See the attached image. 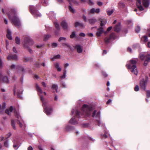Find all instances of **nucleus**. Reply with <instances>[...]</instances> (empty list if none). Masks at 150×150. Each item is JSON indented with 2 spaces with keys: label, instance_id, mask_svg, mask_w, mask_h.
Returning a JSON list of instances; mask_svg holds the SVG:
<instances>
[{
  "label": "nucleus",
  "instance_id": "obj_1",
  "mask_svg": "<svg viewBox=\"0 0 150 150\" xmlns=\"http://www.w3.org/2000/svg\"><path fill=\"white\" fill-rule=\"evenodd\" d=\"M35 87L37 91L39 93L40 100L42 103V106L44 109V112L47 115H49L52 113V108L50 105L48 104V102L44 100V98L40 94L43 93L42 90L37 83L35 84Z\"/></svg>",
  "mask_w": 150,
  "mask_h": 150
},
{
  "label": "nucleus",
  "instance_id": "obj_2",
  "mask_svg": "<svg viewBox=\"0 0 150 150\" xmlns=\"http://www.w3.org/2000/svg\"><path fill=\"white\" fill-rule=\"evenodd\" d=\"M11 12L10 13L7 14L10 19H11L15 25L19 27L20 25V22L18 17L16 16V11L15 8H12L10 9Z\"/></svg>",
  "mask_w": 150,
  "mask_h": 150
},
{
  "label": "nucleus",
  "instance_id": "obj_3",
  "mask_svg": "<svg viewBox=\"0 0 150 150\" xmlns=\"http://www.w3.org/2000/svg\"><path fill=\"white\" fill-rule=\"evenodd\" d=\"M137 61V59H132L130 61L129 64H127L126 66L129 69H131V71L136 75L138 74V71L136 64Z\"/></svg>",
  "mask_w": 150,
  "mask_h": 150
},
{
  "label": "nucleus",
  "instance_id": "obj_4",
  "mask_svg": "<svg viewBox=\"0 0 150 150\" xmlns=\"http://www.w3.org/2000/svg\"><path fill=\"white\" fill-rule=\"evenodd\" d=\"M92 110L93 109L91 106L84 104L82 108V111L83 112L81 115H84L85 117H89L91 115Z\"/></svg>",
  "mask_w": 150,
  "mask_h": 150
},
{
  "label": "nucleus",
  "instance_id": "obj_5",
  "mask_svg": "<svg viewBox=\"0 0 150 150\" xmlns=\"http://www.w3.org/2000/svg\"><path fill=\"white\" fill-rule=\"evenodd\" d=\"M149 4L148 0H137V6L140 11L144 10L142 5L145 7H147L149 6Z\"/></svg>",
  "mask_w": 150,
  "mask_h": 150
},
{
  "label": "nucleus",
  "instance_id": "obj_6",
  "mask_svg": "<svg viewBox=\"0 0 150 150\" xmlns=\"http://www.w3.org/2000/svg\"><path fill=\"white\" fill-rule=\"evenodd\" d=\"M140 59L144 60L145 59L144 65V66H146L149 62H150V54H148L146 52L141 53L139 56Z\"/></svg>",
  "mask_w": 150,
  "mask_h": 150
},
{
  "label": "nucleus",
  "instance_id": "obj_7",
  "mask_svg": "<svg viewBox=\"0 0 150 150\" xmlns=\"http://www.w3.org/2000/svg\"><path fill=\"white\" fill-rule=\"evenodd\" d=\"M34 44L33 41L29 37H26L24 39V42L23 44L25 47L28 48L29 52L31 53L33 50L29 47V46H31Z\"/></svg>",
  "mask_w": 150,
  "mask_h": 150
},
{
  "label": "nucleus",
  "instance_id": "obj_8",
  "mask_svg": "<svg viewBox=\"0 0 150 150\" xmlns=\"http://www.w3.org/2000/svg\"><path fill=\"white\" fill-rule=\"evenodd\" d=\"M13 112L15 117L18 119L17 120V123L19 125L20 127L22 128L23 129H25L26 125L25 124L23 125L22 122L21 121V117L20 115L19 112L17 111L15 109L13 110Z\"/></svg>",
  "mask_w": 150,
  "mask_h": 150
},
{
  "label": "nucleus",
  "instance_id": "obj_9",
  "mask_svg": "<svg viewBox=\"0 0 150 150\" xmlns=\"http://www.w3.org/2000/svg\"><path fill=\"white\" fill-rule=\"evenodd\" d=\"M80 112L78 110H76L75 111V116L73 117L69 121V123L72 125H76L78 124L77 119L80 117Z\"/></svg>",
  "mask_w": 150,
  "mask_h": 150
},
{
  "label": "nucleus",
  "instance_id": "obj_10",
  "mask_svg": "<svg viewBox=\"0 0 150 150\" xmlns=\"http://www.w3.org/2000/svg\"><path fill=\"white\" fill-rule=\"evenodd\" d=\"M96 110H94L92 113V116L93 117H95L96 121L98 125L99 126H103V124L101 123V122L100 121L99 119L100 117V112H96Z\"/></svg>",
  "mask_w": 150,
  "mask_h": 150
},
{
  "label": "nucleus",
  "instance_id": "obj_11",
  "mask_svg": "<svg viewBox=\"0 0 150 150\" xmlns=\"http://www.w3.org/2000/svg\"><path fill=\"white\" fill-rule=\"evenodd\" d=\"M30 12L35 18L40 17L41 14L40 13L36 8L33 6H31L30 7Z\"/></svg>",
  "mask_w": 150,
  "mask_h": 150
},
{
  "label": "nucleus",
  "instance_id": "obj_12",
  "mask_svg": "<svg viewBox=\"0 0 150 150\" xmlns=\"http://www.w3.org/2000/svg\"><path fill=\"white\" fill-rule=\"evenodd\" d=\"M146 80L144 79H141L140 81V86L141 88L144 91L146 90V86L147 85V80L148 77L147 76L145 77Z\"/></svg>",
  "mask_w": 150,
  "mask_h": 150
},
{
  "label": "nucleus",
  "instance_id": "obj_13",
  "mask_svg": "<svg viewBox=\"0 0 150 150\" xmlns=\"http://www.w3.org/2000/svg\"><path fill=\"white\" fill-rule=\"evenodd\" d=\"M0 81L1 83H8L9 80L8 77L6 76H4L1 72H0Z\"/></svg>",
  "mask_w": 150,
  "mask_h": 150
},
{
  "label": "nucleus",
  "instance_id": "obj_14",
  "mask_svg": "<svg viewBox=\"0 0 150 150\" xmlns=\"http://www.w3.org/2000/svg\"><path fill=\"white\" fill-rule=\"evenodd\" d=\"M116 38V36L115 34L114 33H112L110 35V37L109 38L106 37L105 39V41L106 43H109L110 41V40L112 39H115Z\"/></svg>",
  "mask_w": 150,
  "mask_h": 150
},
{
  "label": "nucleus",
  "instance_id": "obj_15",
  "mask_svg": "<svg viewBox=\"0 0 150 150\" xmlns=\"http://www.w3.org/2000/svg\"><path fill=\"white\" fill-rule=\"evenodd\" d=\"M66 40V38L63 37H60L58 40L59 42H64ZM62 45L64 47H70V46L69 44L67 43H62Z\"/></svg>",
  "mask_w": 150,
  "mask_h": 150
},
{
  "label": "nucleus",
  "instance_id": "obj_16",
  "mask_svg": "<svg viewBox=\"0 0 150 150\" xmlns=\"http://www.w3.org/2000/svg\"><path fill=\"white\" fill-rule=\"evenodd\" d=\"M104 32L103 27H100L97 30L96 35L98 37L100 36Z\"/></svg>",
  "mask_w": 150,
  "mask_h": 150
},
{
  "label": "nucleus",
  "instance_id": "obj_17",
  "mask_svg": "<svg viewBox=\"0 0 150 150\" xmlns=\"http://www.w3.org/2000/svg\"><path fill=\"white\" fill-rule=\"evenodd\" d=\"M16 70L17 72L21 74H23L24 71V68L21 66H18L16 67Z\"/></svg>",
  "mask_w": 150,
  "mask_h": 150
},
{
  "label": "nucleus",
  "instance_id": "obj_18",
  "mask_svg": "<svg viewBox=\"0 0 150 150\" xmlns=\"http://www.w3.org/2000/svg\"><path fill=\"white\" fill-rule=\"evenodd\" d=\"M82 46L80 45H78L75 46V48L76 49L77 52L78 53H81L83 51Z\"/></svg>",
  "mask_w": 150,
  "mask_h": 150
},
{
  "label": "nucleus",
  "instance_id": "obj_19",
  "mask_svg": "<svg viewBox=\"0 0 150 150\" xmlns=\"http://www.w3.org/2000/svg\"><path fill=\"white\" fill-rule=\"evenodd\" d=\"M17 57L16 54H14L13 55L10 54L7 57V59L8 60H10L11 59L13 60H16L17 59Z\"/></svg>",
  "mask_w": 150,
  "mask_h": 150
},
{
  "label": "nucleus",
  "instance_id": "obj_20",
  "mask_svg": "<svg viewBox=\"0 0 150 150\" xmlns=\"http://www.w3.org/2000/svg\"><path fill=\"white\" fill-rule=\"evenodd\" d=\"M88 21L90 24H94L97 21V20L95 17H92L89 19Z\"/></svg>",
  "mask_w": 150,
  "mask_h": 150
},
{
  "label": "nucleus",
  "instance_id": "obj_21",
  "mask_svg": "<svg viewBox=\"0 0 150 150\" xmlns=\"http://www.w3.org/2000/svg\"><path fill=\"white\" fill-rule=\"evenodd\" d=\"M100 11V9L99 8H98L96 9L95 8H92L90 10V13L91 14L98 13H99Z\"/></svg>",
  "mask_w": 150,
  "mask_h": 150
},
{
  "label": "nucleus",
  "instance_id": "obj_22",
  "mask_svg": "<svg viewBox=\"0 0 150 150\" xmlns=\"http://www.w3.org/2000/svg\"><path fill=\"white\" fill-rule=\"evenodd\" d=\"M61 25L64 30H66L67 29L68 24L65 21H62L61 23Z\"/></svg>",
  "mask_w": 150,
  "mask_h": 150
},
{
  "label": "nucleus",
  "instance_id": "obj_23",
  "mask_svg": "<svg viewBox=\"0 0 150 150\" xmlns=\"http://www.w3.org/2000/svg\"><path fill=\"white\" fill-rule=\"evenodd\" d=\"M99 21L100 22V27H103V26L105 25L107 23L106 20L105 19H102L101 18L99 19Z\"/></svg>",
  "mask_w": 150,
  "mask_h": 150
},
{
  "label": "nucleus",
  "instance_id": "obj_24",
  "mask_svg": "<svg viewBox=\"0 0 150 150\" xmlns=\"http://www.w3.org/2000/svg\"><path fill=\"white\" fill-rule=\"evenodd\" d=\"M6 36L10 40H11L12 39L11 36V31L8 29L7 31Z\"/></svg>",
  "mask_w": 150,
  "mask_h": 150
},
{
  "label": "nucleus",
  "instance_id": "obj_25",
  "mask_svg": "<svg viewBox=\"0 0 150 150\" xmlns=\"http://www.w3.org/2000/svg\"><path fill=\"white\" fill-rule=\"evenodd\" d=\"M120 23L117 24L114 27L115 31L117 32L119 31L120 30Z\"/></svg>",
  "mask_w": 150,
  "mask_h": 150
},
{
  "label": "nucleus",
  "instance_id": "obj_26",
  "mask_svg": "<svg viewBox=\"0 0 150 150\" xmlns=\"http://www.w3.org/2000/svg\"><path fill=\"white\" fill-rule=\"evenodd\" d=\"M13 110V108L12 106H11L9 109H6L5 110V113L8 115H9L11 112Z\"/></svg>",
  "mask_w": 150,
  "mask_h": 150
},
{
  "label": "nucleus",
  "instance_id": "obj_27",
  "mask_svg": "<svg viewBox=\"0 0 150 150\" xmlns=\"http://www.w3.org/2000/svg\"><path fill=\"white\" fill-rule=\"evenodd\" d=\"M54 65L58 71H61V67H59V63H54Z\"/></svg>",
  "mask_w": 150,
  "mask_h": 150
},
{
  "label": "nucleus",
  "instance_id": "obj_28",
  "mask_svg": "<svg viewBox=\"0 0 150 150\" xmlns=\"http://www.w3.org/2000/svg\"><path fill=\"white\" fill-rule=\"evenodd\" d=\"M75 26L76 27L79 26L80 27H83V24L82 23H80L79 22H76L75 24Z\"/></svg>",
  "mask_w": 150,
  "mask_h": 150
},
{
  "label": "nucleus",
  "instance_id": "obj_29",
  "mask_svg": "<svg viewBox=\"0 0 150 150\" xmlns=\"http://www.w3.org/2000/svg\"><path fill=\"white\" fill-rule=\"evenodd\" d=\"M142 41L144 43L148 41V38L146 36H143L141 38Z\"/></svg>",
  "mask_w": 150,
  "mask_h": 150
},
{
  "label": "nucleus",
  "instance_id": "obj_30",
  "mask_svg": "<svg viewBox=\"0 0 150 150\" xmlns=\"http://www.w3.org/2000/svg\"><path fill=\"white\" fill-rule=\"evenodd\" d=\"M74 129L73 127L69 126H67L66 127L65 130L67 131L73 130Z\"/></svg>",
  "mask_w": 150,
  "mask_h": 150
},
{
  "label": "nucleus",
  "instance_id": "obj_31",
  "mask_svg": "<svg viewBox=\"0 0 150 150\" xmlns=\"http://www.w3.org/2000/svg\"><path fill=\"white\" fill-rule=\"evenodd\" d=\"M11 125L12 126L13 128L14 129H16V126H15V122L14 120H11Z\"/></svg>",
  "mask_w": 150,
  "mask_h": 150
},
{
  "label": "nucleus",
  "instance_id": "obj_32",
  "mask_svg": "<svg viewBox=\"0 0 150 150\" xmlns=\"http://www.w3.org/2000/svg\"><path fill=\"white\" fill-rule=\"evenodd\" d=\"M51 37V35H45L44 37V41H46Z\"/></svg>",
  "mask_w": 150,
  "mask_h": 150
},
{
  "label": "nucleus",
  "instance_id": "obj_33",
  "mask_svg": "<svg viewBox=\"0 0 150 150\" xmlns=\"http://www.w3.org/2000/svg\"><path fill=\"white\" fill-rule=\"evenodd\" d=\"M69 11L72 13H74L76 12L75 9L72 7L71 6H69Z\"/></svg>",
  "mask_w": 150,
  "mask_h": 150
},
{
  "label": "nucleus",
  "instance_id": "obj_34",
  "mask_svg": "<svg viewBox=\"0 0 150 150\" xmlns=\"http://www.w3.org/2000/svg\"><path fill=\"white\" fill-rule=\"evenodd\" d=\"M52 88L53 90H55L56 92H57L58 86L57 85L54 84L52 85Z\"/></svg>",
  "mask_w": 150,
  "mask_h": 150
},
{
  "label": "nucleus",
  "instance_id": "obj_35",
  "mask_svg": "<svg viewBox=\"0 0 150 150\" xmlns=\"http://www.w3.org/2000/svg\"><path fill=\"white\" fill-rule=\"evenodd\" d=\"M126 23L128 25H129V27L132 26V23L131 20H127L126 21Z\"/></svg>",
  "mask_w": 150,
  "mask_h": 150
},
{
  "label": "nucleus",
  "instance_id": "obj_36",
  "mask_svg": "<svg viewBox=\"0 0 150 150\" xmlns=\"http://www.w3.org/2000/svg\"><path fill=\"white\" fill-rule=\"evenodd\" d=\"M4 146L6 148H8L9 147V144L8 140H5L4 142Z\"/></svg>",
  "mask_w": 150,
  "mask_h": 150
},
{
  "label": "nucleus",
  "instance_id": "obj_37",
  "mask_svg": "<svg viewBox=\"0 0 150 150\" xmlns=\"http://www.w3.org/2000/svg\"><path fill=\"white\" fill-rule=\"evenodd\" d=\"M66 69H64L63 71V75L62 76H60V78L61 79H64L65 78L66 76Z\"/></svg>",
  "mask_w": 150,
  "mask_h": 150
},
{
  "label": "nucleus",
  "instance_id": "obj_38",
  "mask_svg": "<svg viewBox=\"0 0 150 150\" xmlns=\"http://www.w3.org/2000/svg\"><path fill=\"white\" fill-rule=\"evenodd\" d=\"M54 23L56 29L57 30H59L60 29V26L59 24L57 22H55Z\"/></svg>",
  "mask_w": 150,
  "mask_h": 150
},
{
  "label": "nucleus",
  "instance_id": "obj_39",
  "mask_svg": "<svg viewBox=\"0 0 150 150\" xmlns=\"http://www.w3.org/2000/svg\"><path fill=\"white\" fill-rule=\"evenodd\" d=\"M16 43L17 44H19L20 42V38L18 37H16L15 39Z\"/></svg>",
  "mask_w": 150,
  "mask_h": 150
},
{
  "label": "nucleus",
  "instance_id": "obj_40",
  "mask_svg": "<svg viewBox=\"0 0 150 150\" xmlns=\"http://www.w3.org/2000/svg\"><path fill=\"white\" fill-rule=\"evenodd\" d=\"M107 12L108 15L109 16H110L114 12V10L113 9H111L108 11Z\"/></svg>",
  "mask_w": 150,
  "mask_h": 150
},
{
  "label": "nucleus",
  "instance_id": "obj_41",
  "mask_svg": "<svg viewBox=\"0 0 150 150\" xmlns=\"http://www.w3.org/2000/svg\"><path fill=\"white\" fill-rule=\"evenodd\" d=\"M118 6L119 8H121L124 7L125 4L123 3L120 2L119 3Z\"/></svg>",
  "mask_w": 150,
  "mask_h": 150
},
{
  "label": "nucleus",
  "instance_id": "obj_42",
  "mask_svg": "<svg viewBox=\"0 0 150 150\" xmlns=\"http://www.w3.org/2000/svg\"><path fill=\"white\" fill-rule=\"evenodd\" d=\"M60 55L59 54L55 56H54L53 58L51 59V60L54 61V60L55 59H58L60 58Z\"/></svg>",
  "mask_w": 150,
  "mask_h": 150
},
{
  "label": "nucleus",
  "instance_id": "obj_43",
  "mask_svg": "<svg viewBox=\"0 0 150 150\" xmlns=\"http://www.w3.org/2000/svg\"><path fill=\"white\" fill-rule=\"evenodd\" d=\"M54 16V14L52 12H51L49 13V16L50 18H52V17L53 18Z\"/></svg>",
  "mask_w": 150,
  "mask_h": 150
},
{
  "label": "nucleus",
  "instance_id": "obj_44",
  "mask_svg": "<svg viewBox=\"0 0 150 150\" xmlns=\"http://www.w3.org/2000/svg\"><path fill=\"white\" fill-rule=\"evenodd\" d=\"M140 30V28L139 26H137L135 28L136 32L137 33H138Z\"/></svg>",
  "mask_w": 150,
  "mask_h": 150
},
{
  "label": "nucleus",
  "instance_id": "obj_45",
  "mask_svg": "<svg viewBox=\"0 0 150 150\" xmlns=\"http://www.w3.org/2000/svg\"><path fill=\"white\" fill-rule=\"evenodd\" d=\"M146 97L147 98L150 97V90L146 91Z\"/></svg>",
  "mask_w": 150,
  "mask_h": 150
},
{
  "label": "nucleus",
  "instance_id": "obj_46",
  "mask_svg": "<svg viewBox=\"0 0 150 150\" xmlns=\"http://www.w3.org/2000/svg\"><path fill=\"white\" fill-rule=\"evenodd\" d=\"M19 144H14L13 145V147L14 148V149L16 150L19 147Z\"/></svg>",
  "mask_w": 150,
  "mask_h": 150
},
{
  "label": "nucleus",
  "instance_id": "obj_47",
  "mask_svg": "<svg viewBox=\"0 0 150 150\" xmlns=\"http://www.w3.org/2000/svg\"><path fill=\"white\" fill-rule=\"evenodd\" d=\"M134 90L136 91H137L139 90V87L138 85H136L134 87Z\"/></svg>",
  "mask_w": 150,
  "mask_h": 150
},
{
  "label": "nucleus",
  "instance_id": "obj_48",
  "mask_svg": "<svg viewBox=\"0 0 150 150\" xmlns=\"http://www.w3.org/2000/svg\"><path fill=\"white\" fill-rule=\"evenodd\" d=\"M75 36V33L74 32H73L71 34L70 36L71 38H73Z\"/></svg>",
  "mask_w": 150,
  "mask_h": 150
},
{
  "label": "nucleus",
  "instance_id": "obj_49",
  "mask_svg": "<svg viewBox=\"0 0 150 150\" xmlns=\"http://www.w3.org/2000/svg\"><path fill=\"white\" fill-rule=\"evenodd\" d=\"M16 67V65L14 64H13L10 67V68L11 69H15Z\"/></svg>",
  "mask_w": 150,
  "mask_h": 150
},
{
  "label": "nucleus",
  "instance_id": "obj_50",
  "mask_svg": "<svg viewBox=\"0 0 150 150\" xmlns=\"http://www.w3.org/2000/svg\"><path fill=\"white\" fill-rule=\"evenodd\" d=\"M30 58L29 57H24V59L25 62H28L30 60Z\"/></svg>",
  "mask_w": 150,
  "mask_h": 150
},
{
  "label": "nucleus",
  "instance_id": "obj_51",
  "mask_svg": "<svg viewBox=\"0 0 150 150\" xmlns=\"http://www.w3.org/2000/svg\"><path fill=\"white\" fill-rule=\"evenodd\" d=\"M4 109L2 108V106L0 105V113H2L4 110Z\"/></svg>",
  "mask_w": 150,
  "mask_h": 150
},
{
  "label": "nucleus",
  "instance_id": "obj_52",
  "mask_svg": "<svg viewBox=\"0 0 150 150\" xmlns=\"http://www.w3.org/2000/svg\"><path fill=\"white\" fill-rule=\"evenodd\" d=\"M139 47V44H135L133 46V48H135L138 47Z\"/></svg>",
  "mask_w": 150,
  "mask_h": 150
},
{
  "label": "nucleus",
  "instance_id": "obj_53",
  "mask_svg": "<svg viewBox=\"0 0 150 150\" xmlns=\"http://www.w3.org/2000/svg\"><path fill=\"white\" fill-rule=\"evenodd\" d=\"M89 1L88 4L90 5H93L94 3L93 2H92L91 0H88Z\"/></svg>",
  "mask_w": 150,
  "mask_h": 150
},
{
  "label": "nucleus",
  "instance_id": "obj_54",
  "mask_svg": "<svg viewBox=\"0 0 150 150\" xmlns=\"http://www.w3.org/2000/svg\"><path fill=\"white\" fill-rule=\"evenodd\" d=\"M52 45L53 47H55L57 46V43H52Z\"/></svg>",
  "mask_w": 150,
  "mask_h": 150
},
{
  "label": "nucleus",
  "instance_id": "obj_55",
  "mask_svg": "<svg viewBox=\"0 0 150 150\" xmlns=\"http://www.w3.org/2000/svg\"><path fill=\"white\" fill-rule=\"evenodd\" d=\"M83 18L85 22H87V19L85 15H83Z\"/></svg>",
  "mask_w": 150,
  "mask_h": 150
},
{
  "label": "nucleus",
  "instance_id": "obj_56",
  "mask_svg": "<svg viewBox=\"0 0 150 150\" xmlns=\"http://www.w3.org/2000/svg\"><path fill=\"white\" fill-rule=\"evenodd\" d=\"M6 103H3L2 106V108H3V109H5V108H6Z\"/></svg>",
  "mask_w": 150,
  "mask_h": 150
},
{
  "label": "nucleus",
  "instance_id": "obj_57",
  "mask_svg": "<svg viewBox=\"0 0 150 150\" xmlns=\"http://www.w3.org/2000/svg\"><path fill=\"white\" fill-rule=\"evenodd\" d=\"M102 74L105 77H107L108 76V75L106 74L103 71L102 72Z\"/></svg>",
  "mask_w": 150,
  "mask_h": 150
},
{
  "label": "nucleus",
  "instance_id": "obj_58",
  "mask_svg": "<svg viewBox=\"0 0 150 150\" xmlns=\"http://www.w3.org/2000/svg\"><path fill=\"white\" fill-rule=\"evenodd\" d=\"M98 5L99 6H102L103 4V3L102 2L100 1H98L97 3Z\"/></svg>",
  "mask_w": 150,
  "mask_h": 150
},
{
  "label": "nucleus",
  "instance_id": "obj_59",
  "mask_svg": "<svg viewBox=\"0 0 150 150\" xmlns=\"http://www.w3.org/2000/svg\"><path fill=\"white\" fill-rule=\"evenodd\" d=\"M79 35L82 37H84L85 36V35L84 33H80Z\"/></svg>",
  "mask_w": 150,
  "mask_h": 150
},
{
  "label": "nucleus",
  "instance_id": "obj_60",
  "mask_svg": "<svg viewBox=\"0 0 150 150\" xmlns=\"http://www.w3.org/2000/svg\"><path fill=\"white\" fill-rule=\"evenodd\" d=\"M28 150H33V148L31 146H30L28 148Z\"/></svg>",
  "mask_w": 150,
  "mask_h": 150
},
{
  "label": "nucleus",
  "instance_id": "obj_61",
  "mask_svg": "<svg viewBox=\"0 0 150 150\" xmlns=\"http://www.w3.org/2000/svg\"><path fill=\"white\" fill-rule=\"evenodd\" d=\"M42 86L44 87H46V84L44 82H42Z\"/></svg>",
  "mask_w": 150,
  "mask_h": 150
},
{
  "label": "nucleus",
  "instance_id": "obj_62",
  "mask_svg": "<svg viewBox=\"0 0 150 150\" xmlns=\"http://www.w3.org/2000/svg\"><path fill=\"white\" fill-rule=\"evenodd\" d=\"M112 28V26H110V27H108L107 28V31L108 32L109 31H110L111 30Z\"/></svg>",
  "mask_w": 150,
  "mask_h": 150
},
{
  "label": "nucleus",
  "instance_id": "obj_63",
  "mask_svg": "<svg viewBox=\"0 0 150 150\" xmlns=\"http://www.w3.org/2000/svg\"><path fill=\"white\" fill-rule=\"evenodd\" d=\"M132 49L130 47H128V48H127V51L129 52H132Z\"/></svg>",
  "mask_w": 150,
  "mask_h": 150
},
{
  "label": "nucleus",
  "instance_id": "obj_64",
  "mask_svg": "<svg viewBox=\"0 0 150 150\" xmlns=\"http://www.w3.org/2000/svg\"><path fill=\"white\" fill-rule=\"evenodd\" d=\"M13 52H15V53H17V50H16V48L14 47L13 48Z\"/></svg>",
  "mask_w": 150,
  "mask_h": 150
}]
</instances>
